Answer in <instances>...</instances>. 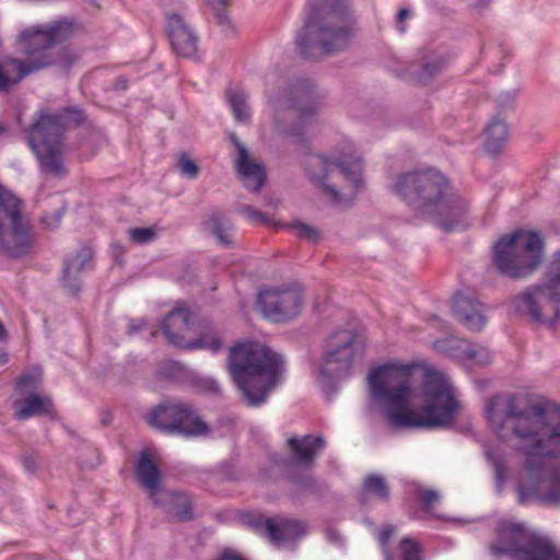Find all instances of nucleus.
<instances>
[{"mask_svg": "<svg viewBox=\"0 0 560 560\" xmlns=\"http://www.w3.org/2000/svg\"><path fill=\"white\" fill-rule=\"evenodd\" d=\"M486 416L495 435L526 456L518 502L559 505L560 468L547 458L560 456V408L539 396L500 394L488 400Z\"/></svg>", "mask_w": 560, "mask_h": 560, "instance_id": "obj_1", "label": "nucleus"}, {"mask_svg": "<svg viewBox=\"0 0 560 560\" xmlns=\"http://www.w3.org/2000/svg\"><path fill=\"white\" fill-rule=\"evenodd\" d=\"M413 368L387 363L374 368L368 376L371 396L385 406V416L394 428H438L455 417V396L442 373L425 370L419 390L410 387Z\"/></svg>", "mask_w": 560, "mask_h": 560, "instance_id": "obj_2", "label": "nucleus"}, {"mask_svg": "<svg viewBox=\"0 0 560 560\" xmlns=\"http://www.w3.org/2000/svg\"><path fill=\"white\" fill-rule=\"evenodd\" d=\"M229 371L252 407L261 405L282 371L279 354L262 343L242 341L230 348Z\"/></svg>", "mask_w": 560, "mask_h": 560, "instance_id": "obj_3", "label": "nucleus"}, {"mask_svg": "<svg viewBox=\"0 0 560 560\" xmlns=\"http://www.w3.org/2000/svg\"><path fill=\"white\" fill-rule=\"evenodd\" d=\"M353 18L341 1L329 0L313 8L296 36V46L305 58H318L346 48L353 35Z\"/></svg>", "mask_w": 560, "mask_h": 560, "instance_id": "obj_4", "label": "nucleus"}, {"mask_svg": "<svg viewBox=\"0 0 560 560\" xmlns=\"http://www.w3.org/2000/svg\"><path fill=\"white\" fill-rule=\"evenodd\" d=\"M73 32L74 23L66 19L21 32L19 45L27 59L8 58L0 62V92L8 91L27 74L50 66L52 46L69 38Z\"/></svg>", "mask_w": 560, "mask_h": 560, "instance_id": "obj_5", "label": "nucleus"}, {"mask_svg": "<svg viewBox=\"0 0 560 560\" xmlns=\"http://www.w3.org/2000/svg\"><path fill=\"white\" fill-rule=\"evenodd\" d=\"M395 192L444 231L453 230L454 202L445 176L433 168L399 175Z\"/></svg>", "mask_w": 560, "mask_h": 560, "instance_id": "obj_6", "label": "nucleus"}, {"mask_svg": "<svg viewBox=\"0 0 560 560\" xmlns=\"http://www.w3.org/2000/svg\"><path fill=\"white\" fill-rule=\"evenodd\" d=\"M544 254V241L539 233L520 229L495 241L490 260L500 276L523 280L540 268Z\"/></svg>", "mask_w": 560, "mask_h": 560, "instance_id": "obj_7", "label": "nucleus"}, {"mask_svg": "<svg viewBox=\"0 0 560 560\" xmlns=\"http://www.w3.org/2000/svg\"><path fill=\"white\" fill-rule=\"evenodd\" d=\"M513 304L536 324L553 325L560 318V250L551 255L541 281L517 294Z\"/></svg>", "mask_w": 560, "mask_h": 560, "instance_id": "obj_8", "label": "nucleus"}, {"mask_svg": "<svg viewBox=\"0 0 560 560\" xmlns=\"http://www.w3.org/2000/svg\"><path fill=\"white\" fill-rule=\"evenodd\" d=\"M363 163L351 149L331 160L323 155H311L306 160L310 177L317 182L336 202L340 195L352 197L362 186Z\"/></svg>", "mask_w": 560, "mask_h": 560, "instance_id": "obj_9", "label": "nucleus"}, {"mask_svg": "<svg viewBox=\"0 0 560 560\" xmlns=\"http://www.w3.org/2000/svg\"><path fill=\"white\" fill-rule=\"evenodd\" d=\"M490 550L495 556L508 555L513 560H560V552L550 539L510 522L500 525Z\"/></svg>", "mask_w": 560, "mask_h": 560, "instance_id": "obj_10", "label": "nucleus"}, {"mask_svg": "<svg viewBox=\"0 0 560 560\" xmlns=\"http://www.w3.org/2000/svg\"><path fill=\"white\" fill-rule=\"evenodd\" d=\"M27 140L42 168L56 176L66 173L62 160L63 126L57 115L40 114L27 129Z\"/></svg>", "mask_w": 560, "mask_h": 560, "instance_id": "obj_11", "label": "nucleus"}, {"mask_svg": "<svg viewBox=\"0 0 560 560\" xmlns=\"http://www.w3.org/2000/svg\"><path fill=\"white\" fill-rule=\"evenodd\" d=\"M363 354L364 343L354 327L334 331L326 341L320 377L328 381L346 377Z\"/></svg>", "mask_w": 560, "mask_h": 560, "instance_id": "obj_12", "label": "nucleus"}, {"mask_svg": "<svg viewBox=\"0 0 560 560\" xmlns=\"http://www.w3.org/2000/svg\"><path fill=\"white\" fill-rule=\"evenodd\" d=\"M161 328L171 345L183 349H206L217 352L222 348L219 334L209 323L200 326L198 338H187V335L195 330V323L191 320V313L184 306L171 311L163 319Z\"/></svg>", "mask_w": 560, "mask_h": 560, "instance_id": "obj_13", "label": "nucleus"}, {"mask_svg": "<svg viewBox=\"0 0 560 560\" xmlns=\"http://www.w3.org/2000/svg\"><path fill=\"white\" fill-rule=\"evenodd\" d=\"M31 245L28 228L21 217V201L0 186V247L10 256H21Z\"/></svg>", "mask_w": 560, "mask_h": 560, "instance_id": "obj_14", "label": "nucleus"}, {"mask_svg": "<svg viewBox=\"0 0 560 560\" xmlns=\"http://www.w3.org/2000/svg\"><path fill=\"white\" fill-rule=\"evenodd\" d=\"M150 427L167 434L185 436L207 433V424L186 404L166 402L156 406L147 416Z\"/></svg>", "mask_w": 560, "mask_h": 560, "instance_id": "obj_15", "label": "nucleus"}, {"mask_svg": "<svg viewBox=\"0 0 560 560\" xmlns=\"http://www.w3.org/2000/svg\"><path fill=\"white\" fill-rule=\"evenodd\" d=\"M284 100V115L298 122L292 127H283L276 117L277 130L285 136L299 137L302 131L308 127L317 110V102L315 100L313 84L305 79L298 80L282 95Z\"/></svg>", "mask_w": 560, "mask_h": 560, "instance_id": "obj_16", "label": "nucleus"}, {"mask_svg": "<svg viewBox=\"0 0 560 560\" xmlns=\"http://www.w3.org/2000/svg\"><path fill=\"white\" fill-rule=\"evenodd\" d=\"M303 301L302 287L291 282L260 291L256 307L268 320L282 323L300 314Z\"/></svg>", "mask_w": 560, "mask_h": 560, "instance_id": "obj_17", "label": "nucleus"}, {"mask_svg": "<svg viewBox=\"0 0 560 560\" xmlns=\"http://www.w3.org/2000/svg\"><path fill=\"white\" fill-rule=\"evenodd\" d=\"M249 523L257 533L267 537L271 542L278 544L294 539L304 534L303 523L288 518H272L249 515Z\"/></svg>", "mask_w": 560, "mask_h": 560, "instance_id": "obj_18", "label": "nucleus"}, {"mask_svg": "<svg viewBox=\"0 0 560 560\" xmlns=\"http://www.w3.org/2000/svg\"><path fill=\"white\" fill-rule=\"evenodd\" d=\"M167 31L175 52L185 58L197 55L198 37L185 22L182 15L172 13L166 16Z\"/></svg>", "mask_w": 560, "mask_h": 560, "instance_id": "obj_19", "label": "nucleus"}, {"mask_svg": "<svg viewBox=\"0 0 560 560\" xmlns=\"http://www.w3.org/2000/svg\"><path fill=\"white\" fill-rule=\"evenodd\" d=\"M230 140L237 151L235 167L245 188L254 192L259 191L266 177L264 166L250 159L246 148L235 135H231Z\"/></svg>", "mask_w": 560, "mask_h": 560, "instance_id": "obj_20", "label": "nucleus"}, {"mask_svg": "<svg viewBox=\"0 0 560 560\" xmlns=\"http://www.w3.org/2000/svg\"><path fill=\"white\" fill-rule=\"evenodd\" d=\"M92 248L83 246L65 260L61 284L71 295L80 292L81 276L85 270L92 268Z\"/></svg>", "mask_w": 560, "mask_h": 560, "instance_id": "obj_21", "label": "nucleus"}, {"mask_svg": "<svg viewBox=\"0 0 560 560\" xmlns=\"http://www.w3.org/2000/svg\"><path fill=\"white\" fill-rule=\"evenodd\" d=\"M483 305L471 293L457 292V323L470 331H480L486 325Z\"/></svg>", "mask_w": 560, "mask_h": 560, "instance_id": "obj_22", "label": "nucleus"}, {"mask_svg": "<svg viewBox=\"0 0 560 560\" xmlns=\"http://www.w3.org/2000/svg\"><path fill=\"white\" fill-rule=\"evenodd\" d=\"M152 501L175 521L185 522L194 517L191 500L185 493L162 490Z\"/></svg>", "mask_w": 560, "mask_h": 560, "instance_id": "obj_23", "label": "nucleus"}, {"mask_svg": "<svg viewBox=\"0 0 560 560\" xmlns=\"http://www.w3.org/2000/svg\"><path fill=\"white\" fill-rule=\"evenodd\" d=\"M14 418L23 421L32 417L51 415L54 406L51 400L46 396L38 394L20 395L13 401Z\"/></svg>", "mask_w": 560, "mask_h": 560, "instance_id": "obj_24", "label": "nucleus"}, {"mask_svg": "<svg viewBox=\"0 0 560 560\" xmlns=\"http://www.w3.org/2000/svg\"><path fill=\"white\" fill-rule=\"evenodd\" d=\"M483 148L491 155L497 156L503 152L509 141V126L501 114L493 116L483 129Z\"/></svg>", "mask_w": 560, "mask_h": 560, "instance_id": "obj_25", "label": "nucleus"}, {"mask_svg": "<svg viewBox=\"0 0 560 560\" xmlns=\"http://www.w3.org/2000/svg\"><path fill=\"white\" fill-rule=\"evenodd\" d=\"M136 477L138 481L149 491L153 500L163 490L159 488L160 471L155 463L147 453L141 454L136 465Z\"/></svg>", "mask_w": 560, "mask_h": 560, "instance_id": "obj_26", "label": "nucleus"}, {"mask_svg": "<svg viewBox=\"0 0 560 560\" xmlns=\"http://www.w3.org/2000/svg\"><path fill=\"white\" fill-rule=\"evenodd\" d=\"M288 444L294 457L303 463H311L315 452L325 445L320 436L314 438L311 435H305L302 439L291 438Z\"/></svg>", "mask_w": 560, "mask_h": 560, "instance_id": "obj_27", "label": "nucleus"}, {"mask_svg": "<svg viewBox=\"0 0 560 560\" xmlns=\"http://www.w3.org/2000/svg\"><path fill=\"white\" fill-rule=\"evenodd\" d=\"M249 95L238 89L229 90L226 100L235 121L247 124L252 118L250 107L248 105Z\"/></svg>", "mask_w": 560, "mask_h": 560, "instance_id": "obj_28", "label": "nucleus"}, {"mask_svg": "<svg viewBox=\"0 0 560 560\" xmlns=\"http://www.w3.org/2000/svg\"><path fill=\"white\" fill-rule=\"evenodd\" d=\"M457 360H466L476 364H487L490 361L489 352L466 339L457 338Z\"/></svg>", "mask_w": 560, "mask_h": 560, "instance_id": "obj_29", "label": "nucleus"}, {"mask_svg": "<svg viewBox=\"0 0 560 560\" xmlns=\"http://www.w3.org/2000/svg\"><path fill=\"white\" fill-rule=\"evenodd\" d=\"M207 228L222 244L229 245L232 242L231 232L233 231V226L230 222L225 221L219 212L212 213L209 217Z\"/></svg>", "mask_w": 560, "mask_h": 560, "instance_id": "obj_30", "label": "nucleus"}, {"mask_svg": "<svg viewBox=\"0 0 560 560\" xmlns=\"http://www.w3.org/2000/svg\"><path fill=\"white\" fill-rule=\"evenodd\" d=\"M485 455L488 462L492 465L498 481H503L506 476V458L505 453L499 446H485Z\"/></svg>", "mask_w": 560, "mask_h": 560, "instance_id": "obj_31", "label": "nucleus"}, {"mask_svg": "<svg viewBox=\"0 0 560 560\" xmlns=\"http://www.w3.org/2000/svg\"><path fill=\"white\" fill-rule=\"evenodd\" d=\"M363 493L373 494L382 500H387L389 498V488L382 476L371 474L364 478Z\"/></svg>", "mask_w": 560, "mask_h": 560, "instance_id": "obj_32", "label": "nucleus"}, {"mask_svg": "<svg viewBox=\"0 0 560 560\" xmlns=\"http://www.w3.org/2000/svg\"><path fill=\"white\" fill-rule=\"evenodd\" d=\"M42 380V370L34 369L32 372L22 374L16 381L15 390L19 395L36 394Z\"/></svg>", "mask_w": 560, "mask_h": 560, "instance_id": "obj_33", "label": "nucleus"}, {"mask_svg": "<svg viewBox=\"0 0 560 560\" xmlns=\"http://www.w3.org/2000/svg\"><path fill=\"white\" fill-rule=\"evenodd\" d=\"M416 499L421 504L423 511L431 513L440 501V493L434 489L420 487L416 491Z\"/></svg>", "mask_w": 560, "mask_h": 560, "instance_id": "obj_34", "label": "nucleus"}, {"mask_svg": "<svg viewBox=\"0 0 560 560\" xmlns=\"http://www.w3.org/2000/svg\"><path fill=\"white\" fill-rule=\"evenodd\" d=\"M457 231H466L472 225V218L469 215V208L466 200L457 197Z\"/></svg>", "mask_w": 560, "mask_h": 560, "instance_id": "obj_35", "label": "nucleus"}, {"mask_svg": "<svg viewBox=\"0 0 560 560\" xmlns=\"http://www.w3.org/2000/svg\"><path fill=\"white\" fill-rule=\"evenodd\" d=\"M291 229L295 232V235L300 238L306 240L312 243H317L320 238L319 232L302 222H295L291 225Z\"/></svg>", "mask_w": 560, "mask_h": 560, "instance_id": "obj_36", "label": "nucleus"}, {"mask_svg": "<svg viewBox=\"0 0 560 560\" xmlns=\"http://www.w3.org/2000/svg\"><path fill=\"white\" fill-rule=\"evenodd\" d=\"M402 549V560H422L420 545L406 537L400 542Z\"/></svg>", "mask_w": 560, "mask_h": 560, "instance_id": "obj_37", "label": "nucleus"}, {"mask_svg": "<svg viewBox=\"0 0 560 560\" xmlns=\"http://www.w3.org/2000/svg\"><path fill=\"white\" fill-rule=\"evenodd\" d=\"M209 7L214 11V16L217 22L221 26H229L230 21L228 15L225 14V9L228 7V0H205Z\"/></svg>", "mask_w": 560, "mask_h": 560, "instance_id": "obj_38", "label": "nucleus"}, {"mask_svg": "<svg viewBox=\"0 0 560 560\" xmlns=\"http://www.w3.org/2000/svg\"><path fill=\"white\" fill-rule=\"evenodd\" d=\"M179 172L188 177L196 178L199 174V167L186 153H183L178 159Z\"/></svg>", "mask_w": 560, "mask_h": 560, "instance_id": "obj_39", "label": "nucleus"}, {"mask_svg": "<svg viewBox=\"0 0 560 560\" xmlns=\"http://www.w3.org/2000/svg\"><path fill=\"white\" fill-rule=\"evenodd\" d=\"M130 238L138 244L150 243L155 237V231L151 228H135L128 231Z\"/></svg>", "mask_w": 560, "mask_h": 560, "instance_id": "obj_40", "label": "nucleus"}, {"mask_svg": "<svg viewBox=\"0 0 560 560\" xmlns=\"http://www.w3.org/2000/svg\"><path fill=\"white\" fill-rule=\"evenodd\" d=\"M395 532L394 526L387 525L380 529L378 541L382 546L385 560H392V555L387 549L388 541Z\"/></svg>", "mask_w": 560, "mask_h": 560, "instance_id": "obj_41", "label": "nucleus"}, {"mask_svg": "<svg viewBox=\"0 0 560 560\" xmlns=\"http://www.w3.org/2000/svg\"><path fill=\"white\" fill-rule=\"evenodd\" d=\"M242 212L254 224H264L266 222V215L252 207H244Z\"/></svg>", "mask_w": 560, "mask_h": 560, "instance_id": "obj_42", "label": "nucleus"}, {"mask_svg": "<svg viewBox=\"0 0 560 560\" xmlns=\"http://www.w3.org/2000/svg\"><path fill=\"white\" fill-rule=\"evenodd\" d=\"M514 101H515V94L510 93V92L501 94L497 100L498 107H499L500 112H506V110L512 109L513 105H514Z\"/></svg>", "mask_w": 560, "mask_h": 560, "instance_id": "obj_43", "label": "nucleus"}, {"mask_svg": "<svg viewBox=\"0 0 560 560\" xmlns=\"http://www.w3.org/2000/svg\"><path fill=\"white\" fill-rule=\"evenodd\" d=\"M445 63L446 62H445V60L443 58H440L439 60H435L432 63H425L423 66V72L428 77H433L435 73H438L445 66Z\"/></svg>", "mask_w": 560, "mask_h": 560, "instance_id": "obj_44", "label": "nucleus"}, {"mask_svg": "<svg viewBox=\"0 0 560 560\" xmlns=\"http://www.w3.org/2000/svg\"><path fill=\"white\" fill-rule=\"evenodd\" d=\"M465 2L469 8L474 10H482L487 8L491 0H462Z\"/></svg>", "mask_w": 560, "mask_h": 560, "instance_id": "obj_45", "label": "nucleus"}, {"mask_svg": "<svg viewBox=\"0 0 560 560\" xmlns=\"http://www.w3.org/2000/svg\"><path fill=\"white\" fill-rule=\"evenodd\" d=\"M215 560H245L241 555L232 550L222 551Z\"/></svg>", "mask_w": 560, "mask_h": 560, "instance_id": "obj_46", "label": "nucleus"}, {"mask_svg": "<svg viewBox=\"0 0 560 560\" xmlns=\"http://www.w3.org/2000/svg\"><path fill=\"white\" fill-rule=\"evenodd\" d=\"M409 15H410V11L406 8L400 9L397 13V23L399 24V30L402 33L406 31V28L401 24L405 22L406 19L409 18Z\"/></svg>", "mask_w": 560, "mask_h": 560, "instance_id": "obj_47", "label": "nucleus"}, {"mask_svg": "<svg viewBox=\"0 0 560 560\" xmlns=\"http://www.w3.org/2000/svg\"><path fill=\"white\" fill-rule=\"evenodd\" d=\"M23 464L27 471L33 472L35 471V459L32 456H25L23 457Z\"/></svg>", "mask_w": 560, "mask_h": 560, "instance_id": "obj_48", "label": "nucleus"}, {"mask_svg": "<svg viewBox=\"0 0 560 560\" xmlns=\"http://www.w3.org/2000/svg\"><path fill=\"white\" fill-rule=\"evenodd\" d=\"M8 362V354L0 350V364L3 365Z\"/></svg>", "mask_w": 560, "mask_h": 560, "instance_id": "obj_49", "label": "nucleus"}, {"mask_svg": "<svg viewBox=\"0 0 560 560\" xmlns=\"http://www.w3.org/2000/svg\"><path fill=\"white\" fill-rule=\"evenodd\" d=\"M140 329H141V325H140V324L136 325L135 323H132V324L130 325V334H131L132 331H138V330H140Z\"/></svg>", "mask_w": 560, "mask_h": 560, "instance_id": "obj_50", "label": "nucleus"}, {"mask_svg": "<svg viewBox=\"0 0 560 560\" xmlns=\"http://www.w3.org/2000/svg\"><path fill=\"white\" fill-rule=\"evenodd\" d=\"M268 98H269V103H270V105H272V106H275V107H276L278 104H280V101H276V100H273V97H272L271 95H268Z\"/></svg>", "mask_w": 560, "mask_h": 560, "instance_id": "obj_51", "label": "nucleus"}, {"mask_svg": "<svg viewBox=\"0 0 560 560\" xmlns=\"http://www.w3.org/2000/svg\"><path fill=\"white\" fill-rule=\"evenodd\" d=\"M5 335V329L2 323L0 322V339H2Z\"/></svg>", "mask_w": 560, "mask_h": 560, "instance_id": "obj_52", "label": "nucleus"}, {"mask_svg": "<svg viewBox=\"0 0 560 560\" xmlns=\"http://www.w3.org/2000/svg\"><path fill=\"white\" fill-rule=\"evenodd\" d=\"M90 3L95 7L96 9H100L98 0H89Z\"/></svg>", "mask_w": 560, "mask_h": 560, "instance_id": "obj_53", "label": "nucleus"}, {"mask_svg": "<svg viewBox=\"0 0 560 560\" xmlns=\"http://www.w3.org/2000/svg\"><path fill=\"white\" fill-rule=\"evenodd\" d=\"M213 390H218V385L215 383H213Z\"/></svg>", "mask_w": 560, "mask_h": 560, "instance_id": "obj_54", "label": "nucleus"}, {"mask_svg": "<svg viewBox=\"0 0 560 560\" xmlns=\"http://www.w3.org/2000/svg\"><path fill=\"white\" fill-rule=\"evenodd\" d=\"M3 131V128L0 126V133Z\"/></svg>", "mask_w": 560, "mask_h": 560, "instance_id": "obj_55", "label": "nucleus"}]
</instances>
